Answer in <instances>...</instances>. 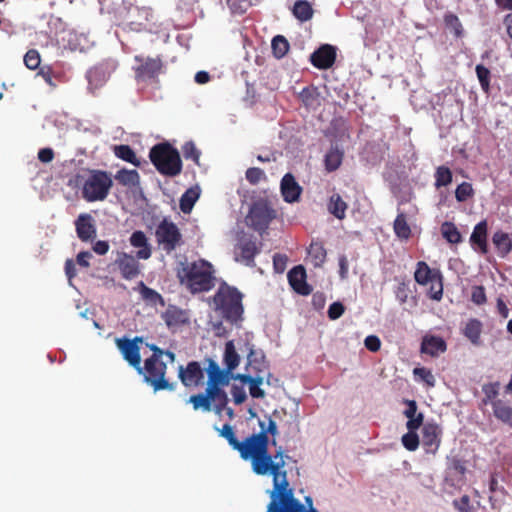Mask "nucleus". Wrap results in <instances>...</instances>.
<instances>
[{
	"label": "nucleus",
	"mask_w": 512,
	"mask_h": 512,
	"mask_svg": "<svg viewBox=\"0 0 512 512\" xmlns=\"http://www.w3.org/2000/svg\"><path fill=\"white\" fill-rule=\"evenodd\" d=\"M441 233L451 244H458L462 241V236L454 223L444 222L441 226Z\"/></svg>",
	"instance_id": "a18cd8bd"
},
{
	"label": "nucleus",
	"mask_w": 512,
	"mask_h": 512,
	"mask_svg": "<svg viewBox=\"0 0 512 512\" xmlns=\"http://www.w3.org/2000/svg\"><path fill=\"white\" fill-rule=\"evenodd\" d=\"M470 242L473 247H477L478 250L485 254L487 253V222L483 220L479 222L473 229L470 236Z\"/></svg>",
	"instance_id": "b1692460"
},
{
	"label": "nucleus",
	"mask_w": 512,
	"mask_h": 512,
	"mask_svg": "<svg viewBox=\"0 0 512 512\" xmlns=\"http://www.w3.org/2000/svg\"><path fill=\"white\" fill-rule=\"evenodd\" d=\"M211 402L214 403V411L220 414L228 403L227 393L221 387H207Z\"/></svg>",
	"instance_id": "7c9ffc66"
},
{
	"label": "nucleus",
	"mask_w": 512,
	"mask_h": 512,
	"mask_svg": "<svg viewBox=\"0 0 512 512\" xmlns=\"http://www.w3.org/2000/svg\"><path fill=\"white\" fill-rule=\"evenodd\" d=\"M243 294L233 286L223 282L209 300L213 310L231 325L239 326L243 321Z\"/></svg>",
	"instance_id": "7ed1b4c3"
},
{
	"label": "nucleus",
	"mask_w": 512,
	"mask_h": 512,
	"mask_svg": "<svg viewBox=\"0 0 512 512\" xmlns=\"http://www.w3.org/2000/svg\"><path fill=\"white\" fill-rule=\"evenodd\" d=\"M188 402L192 404L194 410L202 409L205 412L212 410V402L207 388L205 393L191 395Z\"/></svg>",
	"instance_id": "a19ab883"
},
{
	"label": "nucleus",
	"mask_w": 512,
	"mask_h": 512,
	"mask_svg": "<svg viewBox=\"0 0 512 512\" xmlns=\"http://www.w3.org/2000/svg\"><path fill=\"white\" fill-rule=\"evenodd\" d=\"M231 395L233 397L234 403L237 405L242 404L247 398L245 389L242 386L236 384L231 387Z\"/></svg>",
	"instance_id": "0e129e2a"
},
{
	"label": "nucleus",
	"mask_w": 512,
	"mask_h": 512,
	"mask_svg": "<svg viewBox=\"0 0 512 512\" xmlns=\"http://www.w3.org/2000/svg\"><path fill=\"white\" fill-rule=\"evenodd\" d=\"M140 287H141V290H140L141 296L145 301H147L151 304H154V305H156L157 303L164 305V300H163L162 296L157 291L147 287L143 282L140 283Z\"/></svg>",
	"instance_id": "8fccbe9b"
},
{
	"label": "nucleus",
	"mask_w": 512,
	"mask_h": 512,
	"mask_svg": "<svg viewBox=\"0 0 512 512\" xmlns=\"http://www.w3.org/2000/svg\"><path fill=\"white\" fill-rule=\"evenodd\" d=\"M178 277L193 294L209 291L215 285L213 266L203 259L186 263L178 272Z\"/></svg>",
	"instance_id": "20e7f679"
},
{
	"label": "nucleus",
	"mask_w": 512,
	"mask_h": 512,
	"mask_svg": "<svg viewBox=\"0 0 512 512\" xmlns=\"http://www.w3.org/2000/svg\"><path fill=\"white\" fill-rule=\"evenodd\" d=\"M115 179L119 184L126 187H137L140 184V175L137 170L121 169L115 174Z\"/></svg>",
	"instance_id": "c756f323"
},
{
	"label": "nucleus",
	"mask_w": 512,
	"mask_h": 512,
	"mask_svg": "<svg viewBox=\"0 0 512 512\" xmlns=\"http://www.w3.org/2000/svg\"><path fill=\"white\" fill-rule=\"evenodd\" d=\"M152 351V355L144 360V365L137 368L138 374L142 375L144 381L151 385L154 391L168 390L174 391L175 383H170L166 378L167 363L163 357H167L170 363L175 361V354L170 350H163L155 344L145 343Z\"/></svg>",
	"instance_id": "f03ea898"
},
{
	"label": "nucleus",
	"mask_w": 512,
	"mask_h": 512,
	"mask_svg": "<svg viewBox=\"0 0 512 512\" xmlns=\"http://www.w3.org/2000/svg\"><path fill=\"white\" fill-rule=\"evenodd\" d=\"M288 258L284 254L276 253L273 256V267L277 273H282L286 269Z\"/></svg>",
	"instance_id": "69168bd1"
},
{
	"label": "nucleus",
	"mask_w": 512,
	"mask_h": 512,
	"mask_svg": "<svg viewBox=\"0 0 512 512\" xmlns=\"http://www.w3.org/2000/svg\"><path fill=\"white\" fill-rule=\"evenodd\" d=\"M475 70L482 90L488 93L490 90V70L481 64H478Z\"/></svg>",
	"instance_id": "3c124183"
},
{
	"label": "nucleus",
	"mask_w": 512,
	"mask_h": 512,
	"mask_svg": "<svg viewBox=\"0 0 512 512\" xmlns=\"http://www.w3.org/2000/svg\"><path fill=\"white\" fill-rule=\"evenodd\" d=\"M75 229L82 242L92 241L96 237V226L93 217L88 213L80 214L75 220Z\"/></svg>",
	"instance_id": "6ab92c4d"
},
{
	"label": "nucleus",
	"mask_w": 512,
	"mask_h": 512,
	"mask_svg": "<svg viewBox=\"0 0 512 512\" xmlns=\"http://www.w3.org/2000/svg\"><path fill=\"white\" fill-rule=\"evenodd\" d=\"M289 47L288 40L282 35H277L272 39L271 48L277 59L283 58L289 51Z\"/></svg>",
	"instance_id": "49530a36"
},
{
	"label": "nucleus",
	"mask_w": 512,
	"mask_h": 512,
	"mask_svg": "<svg viewBox=\"0 0 512 512\" xmlns=\"http://www.w3.org/2000/svg\"><path fill=\"white\" fill-rule=\"evenodd\" d=\"M134 60L138 63V65L134 68L135 76L137 80L147 81L150 79L156 78L162 67L163 62L160 56L155 58L136 55Z\"/></svg>",
	"instance_id": "9b49d317"
},
{
	"label": "nucleus",
	"mask_w": 512,
	"mask_h": 512,
	"mask_svg": "<svg viewBox=\"0 0 512 512\" xmlns=\"http://www.w3.org/2000/svg\"><path fill=\"white\" fill-rule=\"evenodd\" d=\"M413 374L424 382L428 387H434L436 380L430 369L425 367L415 368Z\"/></svg>",
	"instance_id": "5fc2aeb1"
},
{
	"label": "nucleus",
	"mask_w": 512,
	"mask_h": 512,
	"mask_svg": "<svg viewBox=\"0 0 512 512\" xmlns=\"http://www.w3.org/2000/svg\"><path fill=\"white\" fill-rule=\"evenodd\" d=\"M348 206L339 194H333L328 203V211L337 219H344Z\"/></svg>",
	"instance_id": "c9c22d12"
},
{
	"label": "nucleus",
	"mask_w": 512,
	"mask_h": 512,
	"mask_svg": "<svg viewBox=\"0 0 512 512\" xmlns=\"http://www.w3.org/2000/svg\"><path fill=\"white\" fill-rule=\"evenodd\" d=\"M498 254L502 257L506 256L512 250V237L503 231H497L492 237Z\"/></svg>",
	"instance_id": "c85d7f7f"
},
{
	"label": "nucleus",
	"mask_w": 512,
	"mask_h": 512,
	"mask_svg": "<svg viewBox=\"0 0 512 512\" xmlns=\"http://www.w3.org/2000/svg\"><path fill=\"white\" fill-rule=\"evenodd\" d=\"M266 418L267 426L265 421L259 420L261 430L251 436H262L260 449L254 451V473L272 477L273 486L268 491L270 502L267 505V512H318L311 496L305 497V504L295 498L294 489L290 486L285 470V459L289 457L285 454L283 447L279 446L273 455L269 453V435L275 437L278 434V428L270 416Z\"/></svg>",
	"instance_id": "f257e3e1"
},
{
	"label": "nucleus",
	"mask_w": 512,
	"mask_h": 512,
	"mask_svg": "<svg viewBox=\"0 0 512 512\" xmlns=\"http://www.w3.org/2000/svg\"><path fill=\"white\" fill-rule=\"evenodd\" d=\"M206 361L208 363L207 367H205L208 376L207 387H223L228 385L231 371H228L227 368L221 369L213 359L208 358Z\"/></svg>",
	"instance_id": "dca6fc26"
},
{
	"label": "nucleus",
	"mask_w": 512,
	"mask_h": 512,
	"mask_svg": "<svg viewBox=\"0 0 512 512\" xmlns=\"http://www.w3.org/2000/svg\"><path fill=\"white\" fill-rule=\"evenodd\" d=\"M393 229L395 235L401 240H408L411 236V228L407 222L406 215L399 213L394 220Z\"/></svg>",
	"instance_id": "58836bf2"
},
{
	"label": "nucleus",
	"mask_w": 512,
	"mask_h": 512,
	"mask_svg": "<svg viewBox=\"0 0 512 512\" xmlns=\"http://www.w3.org/2000/svg\"><path fill=\"white\" fill-rule=\"evenodd\" d=\"M204 371L198 361H190L184 367L182 365L178 368V377L185 387H198L203 384Z\"/></svg>",
	"instance_id": "f8f14e48"
},
{
	"label": "nucleus",
	"mask_w": 512,
	"mask_h": 512,
	"mask_svg": "<svg viewBox=\"0 0 512 512\" xmlns=\"http://www.w3.org/2000/svg\"><path fill=\"white\" fill-rule=\"evenodd\" d=\"M293 15L296 19L301 22H306L313 17V8L311 4L306 0H298L295 2L293 9Z\"/></svg>",
	"instance_id": "e433bc0d"
},
{
	"label": "nucleus",
	"mask_w": 512,
	"mask_h": 512,
	"mask_svg": "<svg viewBox=\"0 0 512 512\" xmlns=\"http://www.w3.org/2000/svg\"><path fill=\"white\" fill-rule=\"evenodd\" d=\"M220 436L225 438L229 445L236 450L243 460L251 462L252 471L254 472V451H258L261 447V437L248 436L243 441H239L235 435L234 429L230 424H224L219 430Z\"/></svg>",
	"instance_id": "0eeeda50"
},
{
	"label": "nucleus",
	"mask_w": 512,
	"mask_h": 512,
	"mask_svg": "<svg viewBox=\"0 0 512 512\" xmlns=\"http://www.w3.org/2000/svg\"><path fill=\"white\" fill-rule=\"evenodd\" d=\"M439 273V270L431 269L426 262L419 261L414 273V278L418 284L428 285L432 278H434V275H438Z\"/></svg>",
	"instance_id": "cd10ccee"
},
{
	"label": "nucleus",
	"mask_w": 512,
	"mask_h": 512,
	"mask_svg": "<svg viewBox=\"0 0 512 512\" xmlns=\"http://www.w3.org/2000/svg\"><path fill=\"white\" fill-rule=\"evenodd\" d=\"M482 391L485 395V397L483 399L484 404H487L489 402L492 403L493 401H495L496 397L498 396L499 383L495 382V383L485 384L482 387Z\"/></svg>",
	"instance_id": "4d7b16f0"
},
{
	"label": "nucleus",
	"mask_w": 512,
	"mask_h": 512,
	"mask_svg": "<svg viewBox=\"0 0 512 512\" xmlns=\"http://www.w3.org/2000/svg\"><path fill=\"white\" fill-rule=\"evenodd\" d=\"M149 158L157 171L167 177H175L182 171V161L176 148L169 143H159L149 152Z\"/></svg>",
	"instance_id": "423d86ee"
},
{
	"label": "nucleus",
	"mask_w": 512,
	"mask_h": 512,
	"mask_svg": "<svg viewBox=\"0 0 512 512\" xmlns=\"http://www.w3.org/2000/svg\"><path fill=\"white\" fill-rule=\"evenodd\" d=\"M447 349L446 342L438 336H426L421 343V351L431 356H437Z\"/></svg>",
	"instance_id": "393cba45"
},
{
	"label": "nucleus",
	"mask_w": 512,
	"mask_h": 512,
	"mask_svg": "<svg viewBox=\"0 0 512 512\" xmlns=\"http://www.w3.org/2000/svg\"><path fill=\"white\" fill-rule=\"evenodd\" d=\"M308 254L312 259L315 267H320L326 260L327 252L324 245L320 241H313L309 248Z\"/></svg>",
	"instance_id": "4c0bfd02"
},
{
	"label": "nucleus",
	"mask_w": 512,
	"mask_h": 512,
	"mask_svg": "<svg viewBox=\"0 0 512 512\" xmlns=\"http://www.w3.org/2000/svg\"><path fill=\"white\" fill-rule=\"evenodd\" d=\"M41 62L40 54L35 49H30L24 56V64L30 70H35L39 67Z\"/></svg>",
	"instance_id": "13d9d810"
},
{
	"label": "nucleus",
	"mask_w": 512,
	"mask_h": 512,
	"mask_svg": "<svg viewBox=\"0 0 512 512\" xmlns=\"http://www.w3.org/2000/svg\"><path fill=\"white\" fill-rule=\"evenodd\" d=\"M245 177L251 185H257L261 180L266 178L264 171L258 167L248 168Z\"/></svg>",
	"instance_id": "bf43d9fd"
},
{
	"label": "nucleus",
	"mask_w": 512,
	"mask_h": 512,
	"mask_svg": "<svg viewBox=\"0 0 512 512\" xmlns=\"http://www.w3.org/2000/svg\"><path fill=\"white\" fill-rule=\"evenodd\" d=\"M162 318L169 328H177L189 322L187 313L174 305L168 306Z\"/></svg>",
	"instance_id": "412c9836"
},
{
	"label": "nucleus",
	"mask_w": 512,
	"mask_h": 512,
	"mask_svg": "<svg viewBox=\"0 0 512 512\" xmlns=\"http://www.w3.org/2000/svg\"><path fill=\"white\" fill-rule=\"evenodd\" d=\"M130 244L135 248H140L136 252L138 259L147 260L151 257L152 249L148 243V238L143 231H135L130 236Z\"/></svg>",
	"instance_id": "4be33fe9"
},
{
	"label": "nucleus",
	"mask_w": 512,
	"mask_h": 512,
	"mask_svg": "<svg viewBox=\"0 0 512 512\" xmlns=\"http://www.w3.org/2000/svg\"><path fill=\"white\" fill-rule=\"evenodd\" d=\"M116 346L121 352L124 360L137 370L141 364V345L144 344L143 338L136 336L133 339L117 338L115 340Z\"/></svg>",
	"instance_id": "9d476101"
},
{
	"label": "nucleus",
	"mask_w": 512,
	"mask_h": 512,
	"mask_svg": "<svg viewBox=\"0 0 512 512\" xmlns=\"http://www.w3.org/2000/svg\"><path fill=\"white\" fill-rule=\"evenodd\" d=\"M404 403L407 405L403 412L404 416L408 419L406 423L407 429H419L423 425V413H417V403L415 400L405 399Z\"/></svg>",
	"instance_id": "5701e85b"
},
{
	"label": "nucleus",
	"mask_w": 512,
	"mask_h": 512,
	"mask_svg": "<svg viewBox=\"0 0 512 512\" xmlns=\"http://www.w3.org/2000/svg\"><path fill=\"white\" fill-rule=\"evenodd\" d=\"M345 312V306L341 302H334L328 308V317L331 320L340 318Z\"/></svg>",
	"instance_id": "e2e57ef3"
},
{
	"label": "nucleus",
	"mask_w": 512,
	"mask_h": 512,
	"mask_svg": "<svg viewBox=\"0 0 512 512\" xmlns=\"http://www.w3.org/2000/svg\"><path fill=\"white\" fill-rule=\"evenodd\" d=\"M81 183V195L87 202L104 201L113 187L110 172L101 169H87L86 175H78Z\"/></svg>",
	"instance_id": "39448f33"
},
{
	"label": "nucleus",
	"mask_w": 512,
	"mask_h": 512,
	"mask_svg": "<svg viewBox=\"0 0 512 512\" xmlns=\"http://www.w3.org/2000/svg\"><path fill=\"white\" fill-rule=\"evenodd\" d=\"M248 366L256 374L265 375L268 371V366L265 362V356L262 352L251 350L248 354Z\"/></svg>",
	"instance_id": "f704fd0d"
},
{
	"label": "nucleus",
	"mask_w": 512,
	"mask_h": 512,
	"mask_svg": "<svg viewBox=\"0 0 512 512\" xmlns=\"http://www.w3.org/2000/svg\"><path fill=\"white\" fill-rule=\"evenodd\" d=\"M237 379H240L243 383L249 384V392L253 398H263L265 392L260 388L263 383L264 375L256 374L255 376L238 374Z\"/></svg>",
	"instance_id": "a878e982"
},
{
	"label": "nucleus",
	"mask_w": 512,
	"mask_h": 512,
	"mask_svg": "<svg viewBox=\"0 0 512 512\" xmlns=\"http://www.w3.org/2000/svg\"><path fill=\"white\" fill-rule=\"evenodd\" d=\"M365 347L371 352H377L381 347V341L376 335H369L364 340Z\"/></svg>",
	"instance_id": "338daca9"
},
{
	"label": "nucleus",
	"mask_w": 512,
	"mask_h": 512,
	"mask_svg": "<svg viewBox=\"0 0 512 512\" xmlns=\"http://www.w3.org/2000/svg\"><path fill=\"white\" fill-rule=\"evenodd\" d=\"M344 153L338 147H331L325 155V169L328 172L337 170L343 161Z\"/></svg>",
	"instance_id": "72a5a7b5"
},
{
	"label": "nucleus",
	"mask_w": 512,
	"mask_h": 512,
	"mask_svg": "<svg viewBox=\"0 0 512 512\" xmlns=\"http://www.w3.org/2000/svg\"><path fill=\"white\" fill-rule=\"evenodd\" d=\"M428 285V297L432 300L440 301L443 296V282L441 273L434 275V278H432Z\"/></svg>",
	"instance_id": "de8ad7c7"
},
{
	"label": "nucleus",
	"mask_w": 512,
	"mask_h": 512,
	"mask_svg": "<svg viewBox=\"0 0 512 512\" xmlns=\"http://www.w3.org/2000/svg\"><path fill=\"white\" fill-rule=\"evenodd\" d=\"M113 152L117 158H119L123 161H126L136 167H139L141 165V162L138 159V157L136 156V153L129 145H126V144L115 145L113 147Z\"/></svg>",
	"instance_id": "473e14b6"
},
{
	"label": "nucleus",
	"mask_w": 512,
	"mask_h": 512,
	"mask_svg": "<svg viewBox=\"0 0 512 512\" xmlns=\"http://www.w3.org/2000/svg\"><path fill=\"white\" fill-rule=\"evenodd\" d=\"M453 505L460 512H469L470 498L468 495H463L460 499L454 500Z\"/></svg>",
	"instance_id": "774afa93"
},
{
	"label": "nucleus",
	"mask_w": 512,
	"mask_h": 512,
	"mask_svg": "<svg viewBox=\"0 0 512 512\" xmlns=\"http://www.w3.org/2000/svg\"><path fill=\"white\" fill-rule=\"evenodd\" d=\"M475 194L473 186L469 182L460 183L455 189V198L458 202H465Z\"/></svg>",
	"instance_id": "09e8293b"
},
{
	"label": "nucleus",
	"mask_w": 512,
	"mask_h": 512,
	"mask_svg": "<svg viewBox=\"0 0 512 512\" xmlns=\"http://www.w3.org/2000/svg\"><path fill=\"white\" fill-rule=\"evenodd\" d=\"M276 211L266 200H258L252 204L246 216V224L260 235L266 232Z\"/></svg>",
	"instance_id": "6e6552de"
},
{
	"label": "nucleus",
	"mask_w": 512,
	"mask_h": 512,
	"mask_svg": "<svg viewBox=\"0 0 512 512\" xmlns=\"http://www.w3.org/2000/svg\"><path fill=\"white\" fill-rule=\"evenodd\" d=\"M223 360H224L225 368H227L228 371H231V372L239 365L240 357L236 351L233 341H228L225 344Z\"/></svg>",
	"instance_id": "ea45409f"
},
{
	"label": "nucleus",
	"mask_w": 512,
	"mask_h": 512,
	"mask_svg": "<svg viewBox=\"0 0 512 512\" xmlns=\"http://www.w3.org/2000/svg\"><path fill=\"white\" fill-rule=\"evenodd\" d=\"M434 178V186L436 187V189H439L441 187H446L452 183L453 174L449 167L441 165L436 168Z\"/></svg>",
	"instance_id": "c03bdc74"
},
{
	"label": "nucleus",
	"mask_w": 512,
	"mask_h": 512,
	"mask_svg": "<svg viewBox=\"0 0 512 512\" xmlns=\"http://www.w3.org/2000/svg\"><path fill=\"white\" fill-rule=\"evenodd\" d=\"M336 61V48L330 44H323L310 56L311 64L320 69L331 68Z\"/></svg>",
	"instance_id": "ddd939ff"
},
{
	"label": "nucleus",
	"mask_w": 512,
	"mask_h": 512,
	"mask_svg": "<svg viewBox=\"0 0 512 512\" xmlns=\"http://www.w3.org/2000/svg\"><path fill=\"white\" fill-rule=\"evenodd\" d=\"M444 23L447 27L452 28L456 37L463 35V26L457 15L446 13L444 15Z\"/></svg>",
	"instance_id": "864d4df0"
},
{
	"label": "nucleus",
	"mask_w": 512,
	"mask_h": 512,
	"mask_svg": "<svg viewBox=\"0 0 512 512\" xmlns=\"http://www.w3.org/2000/svg\"><path fill=\"white\" fill-rule=\"evenodd\" d=\"M198 188L187 189L180 198V209L183 213H190L199 198Z\"/></svg>",
	"instance_id": "79ce46f5"
},
{
	"label": "nucleus",
	"mask_w": 512,
	"mask_h": 512,
	"mask_svg": "<svg viewBox=\"0 0 512 512\" xmlns=\"http://www.w3.org/2000/svg\"><path fill=\"white\" fill-rule=\"evenodd\" d=\"M260 252L255 240L242 239L236 246V260L242 261L246 266H255L254 258Z\"/></svg>",
	"instance_id": "a211bd4d"
},
{
	"label": "nucleus",
	"mask_w": 512,
	"mask_h": 512,
	"mask_svg": "<svg viewBox=\"0 0 512 512\" xmlns=\"http://www.w3.org/2000/svg\"><path fill=\"white\" fill-rule=\"evenodd\" d=\"M417 430L418 429H408V432L402 436V444L408 451H415L419 446Z\"/></svg>",
	"instance_id": "603ef678"
},
{
	"label": "nucleus",
	"mask_w": 512,
	"mask_h": 512,
	"mask_svg": "<svg viewBox=\"0 0 512 512\" xmlns=\"http://www.w3.org/2000/svg\"><path fill=\"white\" fill-rule=\"evenodd\" d=\"M410 289L408 284L405 282H401L398 284L395 290V297L399 301L400 304H404L407 302L409 297Z\"/></svg>",
	"instance_id": "052dcab7"
},
{
	"label": "nucleus",
	"mask_w": 512,
	"mask_h": 512,
	"mask_svg": "<svg viewBox=\"0 0 512 512\" xmlns=\"http://www.w3.org/2000/svg\"><path fill=\"white\" fill-rule=\"evenodd\" d=\"M86 77L89 86L94 89H98L101 86H103L108 79L106 70L102 66H94L91 69H89Z\"/></svg>",
	"instance_id": "2f4dec72"
},
{
	"label": "nucleus",
	"mask_w": 512,
	"mask_h": 512,
	"mask_svg": "<svg viewBox=\"0 0 512 512\" xmlns=\"http://www.w3.org/2000/svg\"><path fill=\"white\" fill-rule=\"evenodd\" d=\"M155 237L159 247L167 254L183 244V237L178 226L164 218L156 227Z\"/></svg>",
	"instance_id": "1a4fd4ad"
},
{
	"label": "nucleus",
	"mask_w": 512,
	"mask_h": 512,
	"mask_svg": "<svg viewBox=\"0 0 512 512\" xmlns=\"http://www.w3.org/2000/svg\"><path fill=\"white\" fill-rule=\"evenodd\" d=\"M182 152L185 159L192 160L195 164L199 165L201 153L193 142H186L182 146Z\"/></svg>",
	"instance_id": "6e6d98bb"
},
{
	"label": "nucleus",
	"mask_w": 512,
	"mask_h": 512,
	"mask_svg": "<svg viewBox=\"0 0 512 512\" xmlns=\"http://www.w3.org/2000/svg\"><path fill=\"white\" fill-rule=\"evenodd\" d=\"M288 281L292 289L300 295L307 296L311 294L312 287L307 283L306 271L302 265L293 267L288 272Z\"/></svg>",
	"instance_id": "f3484780"
},
{
	"label": "nucleus",
	"mask_w": 512,
	"mask_h": 512,
	"mask_svg": "<svg viewBox=\"0 0 512 512\" xmlns=\"http://www.w3.org/2000/svg\"><path fill=\"white\" fill-rule=\"evenodd\" d=\"M280 188L283 199L286 202L293 203L299 200L302 188L291 173H286L283 176Z\"/></svg>",
	"instance_id": "aec40b11"
},
{
	"label": "nucleus",
	"mask_w": 512,
	"mask_h": 512,
	"mask_svg": "<svg viewBox=\"0 0 512 512\" xmlns=\"http://www.w3.org/2000/svg\"><path fill=\"white\" fill-rule=\"evenodd\" d=\"M441 428L436 423H426L422 428V445L426 453L435 454L441 443Z\"/></svg>",
	"instance_id": "2eb2a0df"
},
{
	"label": "nucleus",
	"mask_w": 512,
	"mask_h": 512,
	"mask_svg": "<svg viewBox=\"0 0 512 512\" xmlns=\"http://www.w3.org/2000/svg\"><path fill=\"white\" fill-rule=\"evenodd\" d=\"M471 300L477 305H482L486 302V293L483 286H474L472 288Z\"/></svg>",
	"instance_id": "680f3d73"
},
{
	"label": "nucleus",
	"mask_w": 512,
	"mask_h": 512,
	"mask_svg": "<svg viewBox=\"0 0 512 512\" xmlns=\"http://www.w3.org/2000/svg\"><path fill=\"white\" fill-rule=\"evenodd\" d=\"M482 329H483L482 322L476 318H471L465 324L462 332H463V335L467 339H469L472 344L479 345Z\"/></svg>",
	"instance_id": "bb28decb"
},
{
	"label": "nucleus",
	"mask_w": 512,
	"mask_h": 512,
	"mask_svg": "<svg viewBox=\"0 0 512 512\" xmlns=\"http://www.w3.org/2000/svg\"><path fill=\"white\" fill-rule=\"evenodd\" d=\"M137 259V257L125 252L118 253L115 264L124 279L132 280L140 274V264Z\"/></svg>",
	"instance_id": "4468645a"
},
{
	"label": "nucleus",
	"mask_w": 512,
	"mask_h": 512,
	"mask_svg": "<svg viewBox=\"0 0 512 512\" xmlns=\"http://www.w3.org/2000/svg\"><path fill=\"white\" fill-rule=\"evenodd\" d=\"M494 416L504 423L512 421V408L502 400L492 402Z\"/></svg>",
	"instance_id": "37998d69"
}]
</instances>
